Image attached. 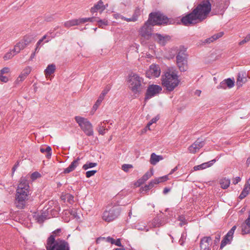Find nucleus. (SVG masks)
<instances>
[{"label":"nucleus","mask_w":250,"mask_h":250,"mask_svg":"<svg viewBox=\"0 0 250 250\" xmlns=\"http://www.w3.org/2000/svg\"><path fill=\"white\" fill-rule=\"evenodd\" d=\"M211 10V4L208 0L200 3L192 12L184 17L181 19L185 25L188 26L196 23L205 19Z\"/></svg>","instance_id":"f257e3e1"},{"label":"nucleus","mask_w":250,"mask_h":250,"mask_svg":"<svg viewBox=\"0 0 250 250\" xmlns=\"http://www.w3.org/2000/svg\"><path fill=\"white\" fill-rule=\"evenodd\" d=\"M162 85L168 92L172 91L180 83L177 72L172 69H168L161 76Z\"/></svg>","instance_id":"f03ea898"},{"label":"nucleus","mask_w":250,"mask_h":250,"mask_svg":"<svg viewBox=\"0 0 250 250\" xmlns=\"http://www.w3.org/2000/svg\"><path fill=\"white\" fill-rule=\"evenodd\" d=\"M16 192V206L19 208H22L30 192L28 182L26 177H21Z\"/></svg>","instance_id":"7ed1b4c3"},{"label":"nucleus","mask_w":250,"mask_h":250,"mask_svg":"<svg viewBox=\"0 0 250 250\" xmlns=\"http://www.w3.org/2000/svg\"><path fill=\"white\" fill-rule=\"evenodd\" d=\"M46 250H69L68 243L63 240H55L53 235L48 238L46 245Z\"/></svg>","instance_id":"20e7f679"},{"label":"nucleus","mask_w":250,"mask_h":250,"mask_svg":"<svg viewBox=\"0 0 250 250\" xmlns=\"http://www.w3.org/2000/svg\"><path fill=\"white\" fill-rule=\"evenodd\" d=\"M143 82V79L136 73L130 74L127 80L129 88L134 94L141 92Z\"/></svg>","instance_id":"39448f33"},{"label":"nucleus","mask_w":250,"mask_h":250,"mask_svg":"<svg viewBox=\"0 0 250 250\" xmlns=\"http://www.w3.org/2000/svg\"><path fill=\"white\" fill-rule=\"evenodd\" d=\"M176 62L177 66L181 72L187 71L188 68L186 49L184 47H180L176 56Z\"/></svg>","instance_id":"423d86ee"},{"label":"nucleus","mask_w":250,"mask_h":250,"mask_svg":"<svg viewBox=\"0 0 250 250\" xmlns=\"http://www.w3.org/2000/svg\"><path fill=\"white\" fill-rule=\"evenodd\" d=\"M153 25L163 24H173V20L168 19L162 14L159 13H151L148 20Z\"/></svg>","instance_id":"0eeeda50"},{"label":"nucleus","mask_w":250,"mask_h":250,"mask_svg":"<svg viewBox=\"0 0 250 250\" xmlns=\"http://www.w3.org/2000/svg\"><path fill=\"white\" fill-rule=\"evenodd\" d=\"M120 213V208L118 206L107 207L103 213L102 218L106 222H110L117 218Z\"/></svg>","instance_id":"6e6552de"},{"label":"nucleus","mask_w":250,"mask_h":250,"mask_svg":"<svg viewBox=\"0 0 250 250\" xmlns=\"http://www.w3.org/2000/svg\"><path fill=\"white\" fill-rule=\"evenodd\" d=\"M75 119L86 135L87 136L93 135L92 125L87 119L80 116H76Z\"/></svg>","instance_id":"1a4fd4ad"},{"label":"nucleus","mask_w":250,"mask_h":250,"mask_svg":"<svg viewBox=\"0 0 250 250\" xmlns=\"http://www.w3.org/2000/svg\"><path fill=\"white\" fill-rule=\"evenodd\" d=\"M153 26L151 22L147 20L144 25L139 29V34L145 39H149L153 35L152 34Z\"/></svg>","instance_id":"9d476101"},{"label":"nucleus","mask_w":250,"mask_h":250,"mask_svg":"<svg viewBox=\"0 0 250 250\" xmlns=\"http://www.w3.org/2000/svg\"><path fill=\"white\" fill-rule=\"evenodd\" d=\"M32 40V38L30 36H25L24 38L17 42L14 46L13 49L14 51L17 54L19 53L21 50L24 49L28 44H29Z\"/></svg>","instance_id":"9b49d317"},{"label":"nucleus","mask_w":250,"mask_h":250,"mask_svg":"<svg viewBox=\"0 0 250 250\" xmlns=\"http://www.w3.org/2000/svg\"><path fill=\"white\" fill-rule=\"evenodd\" d=\"M162 91V87L157 84L149 85L146 90L145 99H149L157 94H159Z\"/></svg>","instance_id":"f8f14e48"},{"label":"nucleus","mask_w":250,"mask_h":250,"mask_svg":"<svg viewBox=\"0 0 250 250\" xmlns=\"http://www.w3.org/2000/svg\"><path fill=\"white\" fill-rule=\"evenodd\" d=\"M161 74V69L158 65L152 64L146 72V76L147 78H157Z\"/></svg>","instance_id":"ddd939ff"},{"label":"nucleus","mask_w":250,"mask_h":250,"mask_svg":"<svg viewBox=\"0 0 250 250\" xmlns=\"http://www.w3.org/2000/svg\"><path fill=\"white\" fill-rule=\"evenodd\" d=\"M93 18H80L79 19H74L67 21L64 23V26L67 28H69L71 26L79 25L82 23H84L87 21H93Z\"/></svg>","instance_id":"4468645a"},{"label":"nucleus","mask_w":250,"mask_h":250,"mask_svg":"<svg viewBox=\"0 0 250 250\" xmlns=\"http://www.w3.org/2000/svg\"><path fill=\"white\" fill-rule=\"evenodd\" d=\"M31 71L32 67L31 66H27L25 67L15 81V84H19L20 83L23 82L30 73Z\"/></svg>","instance_id":"2eb2a0df"},{"label":"nucleus","mask_w":250,"mask_h":250,"mask_svg":"<svg viewBox=\"0 0 250 250\" xmlns=\"http://www.w3.org/2000/svg\"><path fill=\"white\" fill-rule=\"evenodd\" d=\"M67 216H71L72 218H76V219H79L80 218L77 211L75 209L66 210L64 211L63 213V219L66 222H68L70 220V218H68Z\"/></svg>","instance_id":"dca6fc26"},{"label":"nucleus","mask_w":250,"mask_h":250,"mask_svg":"<svg viewBox=\"0 0 250 250\" xmlns=\"http://www.w3.org/2000/svg\"><path fill=\"white\" fill-rule=\"evenodd\" d=\"M204 145V142L200 139H198L189 147L188 150L191 153H195L199 151Z\"/></svg>","instance_id":"f3484780"},{"label":"nucleus","mask_w":250,"mask_h":250,"mask_svg":"<svg viewBox=\"0 0 250 250\" xmlns=\"http://www.w3.org/2000/svg\"><path fill=\"white\" fill-rule=\"evenodd\" d=\"M107 6V4L106 5H104L103 1L102 0H100L96 4H94V5L91 8L90 12L92 13H94L98 11L102 12L105 9Z\"/></svg>","instance_id":"a211bd4d"},{"label":"nucleus","mask_w":250,"mask_h":250,"mask_svg":"<svg viewBox=\"0 0 250 250\" xmlns=\"http://www.w3.org/2000/svg\"><path fill=\"white\" fill-rule=\"evenodd\" d=\"M211 241V238L209 236L204 237L200 241L201 250H210L209 245Z\"/></svg>","instance_id":"6ab92c4d"},{"label":"nucleus","mask_w":250,"mask_h":250,"mask_svg":"<svg viewBox=\"0 0 250 250\" xmlns=\"http://www.w3.org/2000/svg\"><path fill=\"white\" fill-rule=\"evenodd\" d=\"M241 232L243 235L250 233V212L248 217L241 226Z\"/></svg>","instance_id":"aec40b11"},{"label":"nucleus","mask_w":250,"mask_h":250,"mask_svg":"<svg viewBox=\"0 0 250 250\" xmlns=\"http://www.w3.org/2000/svg\"><path fill=\"white\" fill-rule=\"evenodd\" d=\"M153 36L154 40L162 45H165L166 42L170 40V37L168 36H163L159 34H154Z\"/></svg>","instance_id":"412c9836"},{"label":"nucleus","mask_w":250,"mask_h":250,"mask_svg":"<svg viewBox=\"0 0 250 250\" xmlns=\"http://www.w3.org/2000/svg\"><path fill=\"white\" fill-rule=\"evenodd\" d=\"M80 160V159L79 158H77L75 160L73 161L68 167L64 169L63 173L65 174L69 173L73 171L79 165Z\"/></svg>","instance_id":"4be33fe9"},{"label":"nucleus","mask_w":250,"mask_h":250,"mask_svg":"<svg viewBox=\"0 0 250 250\" xmlns=\"http://www.w3.org/2000/svg\"><path fill=\"white\" fill-rule=\"evenodd\" d=\"M247 82V78L242 73H239L237 75L236 85L238 87H241Z\"/></svg>","instance_id":"5701e85b"},{"label":"nucleus","mask_w":250,"mask_h":250,"mask_svg":"<svg viewBox=\"0 0 250 250\" xmlns=\"http://www.w3.org/2000/svg\"><path fill=\"white\" fill-rule=\"evenodd\" d=\"M56 69V66L54 64H51L47 66L44 70V74L46 78H49L50 75L54 73Z\"/></svg>","instance_id":"b1692460"},{"label":"nucleus","mask_w":250,"mask_h":250,"mask_svg":"<svg viewBox=\"0 0 250 250\" xmlns=\"http://www.w3.org/2000/svg\"><path fill=\"white\" fill-rule=\"evenodd\" d=\"M141 10L140 8H136L132 15V16L130 18H128L125 19V21L127 22H135L138 20V18L139 16L141 15Z\"/></svg>","instance_id":"393cba45"},{"label":"nucleus","mask_w":250,"mask_h":250,"mask_svg":"<svg viewBox=\"0 0 250 250\" xmlns=\"http://www.w3.org/2000/svg\"><path fill=\"white\" fill-rule=\"evenodd\" d=\"M51 40L49 37L47 35L43 36L42 39H40L36 44V47L35 48V52H38L40 47L42 45V43L44 41V42H48Z\"/></svg>","instance_id":"a878e982"},{"label":"nucleus","mask_w":250,"mask_h":250,"mask_svg":"<svg viewBox=\"0 0 250 250\" xmlns=\"http://www.w3.org/2000/svg\"><path fill=\"white\" fill-rule=\"evenodd\" d=\"M163 159V157L161 155H157L155 153H153L151 154L150 163L153 165H156L160 160Z\"/></svg>","instance_id":"bb28decb"},{"label":"nucleus","mask_w":250,"mask_h":250,"mask_svg":"<svg viewBox=\"0 0 250 250\" xmlns=\"http://www.w3.org/2000/svg\"><path fill=\"white\" fill-rule=\"evenodd\" d=\"M214 160H212L210 162L203 163L200 165L196 166L194 167L193 169L195 171L199 170L205 169L207 167H210L212 165V163Z\"/></svg>","instance_id":"cd10ccee"},{"label":"nucleus","mask_w":250,"mask_h":250,"mask_svg":"<svg viewBox=\"0 0 250 250\" xmlns=\"http://www.w3.org/2000/svg\"><path fill=\"white\" fill-rule=\"evenodd\" d=\"M232 238L233 237L229 235V236L227 233L221 241L220 249H223L227 244L230 243Z\"/></svg>","instance_id":"c85d7f7f"},{"label":"nucleus","mask_w":250,"mask_h":250,"mask_svg":"<svg viewBox=\"0 0 250 250\" xmlns=\"http://www.w3.org/2000/svg\"><path fill=\"white\" fill-rule=\"evenodd\" d=\"M106 122V121H104L98 125L97 130L101 135H104L106 133V131L108 130V129L104 125Z\"/></svg>","instance_id":"c756f323"},{"label":"nucleus","mask_w":250,"mask_h":250,"mask_svg":"<svg viewBox=\"0 0 250 250\" xmlns=\"http://www.w3.org/2000/svg\"><path fill=\"white\" fill-rule=\"evenodd\" d=\"M219 183L222 188L226 189L230 185V180L226 178H224L220 180Z\"/></svg>","instance_id":"7c9ffc66"},{"label":"nucleus","mask_w":250,"mask_h":250,"mask_svg":"<svg viewBox=\"0 0 250 250\" xmlns=\"http://www.w3.org/2000/svg\"><path fill=\"white\" fill-rule=\"evenodd\" d=\"M17 54L16 52L14 51V49L13 48L9 51L7 52L3 57V59L4 61H7L12 59L14 56Z\"/></svg>","instance_id":"2f4dec72"},{"label":"nucleus","mask_w":250,"mask_h":250,"mask_svg":"<svg viewBox=\"0 0 250 250\" xmlns=\"http://www.w3.org/2000/svg\"><path fill=\"white\" fill-rule=\"evenodd\" d=\"M40 151L42 153L46 154V157L49 159L51 156V148L48 146L46 148L42 147L40 148Z\"/></svg>","instance_id":"473e14b6"},{"label":"nucleus","mask_w":250,"mask_h":250,"mask_svg":"<svg viewBox=\"0 0 250 250\" xmlns=\"http://www.w3.org/2000/svg\"><path fill=\"white\" fill-rule=\"evenodd\" d=\"M62 198L63 200H66L67 202L71 204H73L74 202V196L69 193H66L62 195Z\"/></svg>","instance_id":"72a5a7b5"},{"label":"nucleus","mask_w":250,"mask_h":250,"mask_svg":"<svg viewBox=\"0 0 250 250\" xmlns=\"http://www.w3.org/2000/svg\"><path fill=\"white\" fill-rule=\"evenodd\" d=\"M153 174V171L151 169L149 171L146 172L142 177L141 180L143 182L146 181L150 178Z\"/></svg>","instance_id":"f704fd0d"},{"label":"nucleus","mask_w":250,"mask_h":250,"mask_svg":"<svg viewBox=\"0 0 250 250\" xmlns=\"http://www.w3.org/2000/svg\"><path fill=\"white\" fill-rule=\"evenodd\" d=\"M159 119V116L157 115L155 117L152 118L150 121L147 124V125L146 127V129H147L148 130H150V126L154 123H155Z\"/></svg>","instance_id":"c9c22d12"},{"label":"nucleus","mask_w":250,"mask_h":250,"mask_svg":"<svg viewBox=\"0 0 250 250\" xmlns=\"http://www.w3.org/2000/svg\"><path fill=\"white\" fill-rule=\"evenodd\" d=\"M97 165V164L96 163H91V162L87 163L83 166V169L86 170L88 168L95 167Z\"/></svg>","instance_id":"e433bc0d"},{"label":"nucleus","mask_w":250,"mask_h":250,"mask_svg":"<svg viewBox=\"0 0 250 250\" xmlns=\"http://www.w3.org/2000/svg\"><path fill=\"white\" fill-rule=\"evenodd\" d=\"M223 35V32H220L217 34L214 35L211 38L208 39V42H212L213 41H215L219 38L221 37Z\"/></svg>","instance_id":"4c0bfd02"},{"label":"nucleus","mask_w":250,"mask_h":250,"mask_svg":"<svg viewBox=\"0 0 250 250\" xmlns=\"http://www.w3.org/2000/svg\"><path fill=\"white\" fill-rule=\"evenodd\" d=\"M225 83L226 86H227L229 88H231L233 87L234 85V82L230 78L225 80Z\"/></svg>","instance_id":"58836bf2"},{"label":"nucleus","mask_w":250,"mask_h":250,"mask_svg":"<svg viewBox=\"0 0 250 250\" xmlns=\"http://www.w3.org/2000/svg\"><path fill=\"white\" fill-rule=\"evenodd\" d=\"M46 219L47 216L45 213H42L41 215L38 216L36 219L39 223H42Z\"/></svg>","instance_id":"ea45409f"},{"label":"nucleus","mask_w":250,"mask_h":250,"mask_svg":"<svg viewBox=\"0 0 250 250\" xmlns=\"http://www.w3.org/2000/svg\"><path fill=\"white\" fill-rule=\"evenodd\" d=\"M98 24L99 27L104 28V26L108 25V21L106 20H99L98 21Z\"/></svg>","instance_id":"a19ab883"},{"label":"nucleus","mask_w":250,"mask_h":250,"mask_svg":"<svg viewBox=\"0 0 250 250\" xmlns=\"http://www.w3.org/2000/svg\"><path fill=\"white\" fill-rule=\"evenodd\" d=\"M133 168V166L130 164H124L122 166V169L125 172H128L129 170Z\"/></svg>","instance_id":"79ce46f5"},{"label":"nucleus","mask_w":250,"mask_h":250,"mask_svg":"<svg viewBox=\"0 0 250 250\" xmlns=\"http://www.w3.org/2000/svg\"><path fill=\"white\" fill-rule=\"evenodd\" d=\"M41 177V174L37 171H35L31 175L30 178L32 181H34Z\"/></svg>","instance_id":"37998d69"},{"label":"nucleus","mask_w":250,"mask_h":250,"mask_svg":"<svg viewBox=\"0 0 250 250\" xmlns=\"http://www.w3.org/2000/svg\"><path fill=\"white\" fill-rule=\"evenodd\" d=\"M162 182V181L160 177L155 178L149 183V187H153L155 184H158Z\"/></svg>","instance_id":"c03bdc74"},{"label":"nucleus","mask_w":250,"mask_h":250,"mask_svg":"<svg viewBox=\"0 0 250 250\" xmlns=\"http://www.w3.org/2000/svg\"><path fill=\"white\" fill-rule=\"evenodd\" d=\"M178 220L180 221V225L181 227L183 225L186 224V223H187V221L185 219V217L183 215L179 216L178 217Z\"/></svg>","instance_id":"a18cd8bd"},{"label":"nucleus","mask_w":250,"mask_h":250,"mask_svg":"<svg viewBox=\"0 0 250 250\" xmlns=\"http://www.w3.org/2000/svg\"><path fill=\"white\" fill-rule=\"evenodd\" d=\"M250 191H249L248 190H247V188H244L243 190L242 191V192H241V193L240 194V196H239V198L241 199H243L244 198H245L249 193Z\"/></svg>","instance_id":"49530a36"},{"label":"nucleus","mask_w":250,"mask_h":250,"mask_svg":"<svg viewBox=\"0 0 250 250\" xmlns=\"http://www.w3.org/2000/svg\"><path fill=\"white\" fill-rule=\"evenodd\" d=\"M250 41V33L248 34L242 41L239 42V45H242Z\"/></svg>","instance_id":"de8ad7c7"},{"label":"nucleus","mask_w":250,"mask_h":250,"mask_svg":"<svg viewBox=\"0 0 250 250\" xmlns=\"http://www.w3.org/2000/svg\"><path fill=\"white\" fill-rule=\"evenodd\" d=\"M136 228L140 230H146V231L148 230V229L146 228V226L142 225L140 224H138L136 226Z\"/></svg>","instance_id":"09e8293b"},{"label":"nucleus","mask_w":250,"mask_h":250,"mask_svg":"<svg viewBox=\"0 0 250 250\" xmlns=\"http://www.w3.org/2000/svg\"><path fill=\"white\" fill-rule=\"evenodd\" d=\"M100 104H98L97 101L96 102L95 104L93 105L91 111V113L92 114H93L95 113V112L97 109V108H98Z\"/></svg>","instance_id":"8fccbe9b"},{"label":"nucleus","mask_w":250,"mask_h":250,"mask_svg":"<svg viewBox=\"0 0 250 250\" xmlns=\"http://www.w3.org/2000/svg\"><path fill=\"white\" fill-rule=\"evenodd\" d=\"M113 16L116 20L121 19L122 20L125 21V19H127V18H126L125 17H124V16H123L122 15H120L119 14H118V13L114 14L113 15Z\"/></svg>","instance_id":"3c124183"},{"label":"nucleus","mask_w":250,"mask_h":250,"mask_svg":"<svg viewBox=\"0 0 250 250\" xmlns=\"http://www.w3.org/2000/svg\"><path fill=\"white\" fill-rule=\"evenodd\" d=\"M154 227H159L160 226H162V223L160 222V220L159 218H155L153 221Z\"/></svg>","instance_id":"603ef678"},{"label":"nucleus","mask_w":250,"mask_h":250,"mask_svg":"<svg viewBox=\"0 0 250 250\" xmlns=\"http://www.w3.org/2000/svg\"><path fill=\"white\" fill-rule=\"evenodd\" d=\"M96 172L97 171L94 170L87 171L86 172V176L87 178H89L91 176H93Z\"/></svg>","instance_id":"864d4df0"},{"label":"nucleus","mask_w":250,"mask_h":250,"mask_svg":"<svg viewBox=\"0 0 250 250\" xmlns=\"http://www.w3.org/2000/svg\"><path fill=\"white\" fill-rule=\"evenodd\" d=\"M227 87L226 84L225 83V80L220 83V84L217 86L218 89L223 88L226 89Z\"/></svg>","instance_id":"5fc2aeb1"},{"label":"nucleus","mask_w":250,"mask_h":250,"mask_svg":"<svg viewBox=\"0 0 250 250\" xmlns=\"http://www.w3.org/2000/svg\"><path fill=\"white\" fill-rule=\"evenodd\" d=\"M10 72V68L7 67H4L0 70V74H7Z\"/></svg>","instance_id":"6e6d98bb"},{"label":"nucleus","mask_w":250,"mask_h":250,"mask_svg":"<svg viewBox=\"0 0 250 250\" xmlns=\"http://www.w3.org/2000/svg\"><path fill=\"white\" fill-rule=\"evenodd\" d=\"M236 229V226H234L232 227V228L229 231V232L227 233L228 234V235L231 236L233 237V235L234 234V231Z\"/></svg>","instance_id":"4d7b16f0"},{"label":"nucleus","mask_w":250,"mask_h":250,"mask_svg":"<svg viewBox=\"0 0 250 250\" xmlns=\"http://www.w3.org/2000/svg\"><path fill=\"white\" fill-rule=\"evenodd\" d=\"M0 81L2 82L6 83L8 81V78L3 75L0 74Z\"/></svg>","instance_id":"13d9d810"},{"label":"nucleus","mask_w":250,"mask_h":250,"mask_svg":"<svg viewBox=\"0 0 250 250\" xmlns=\"http://www.w3.org/2000/svg\"><path fill=\"white\" fill-rule=\"evenodd\" d=\"M110 89V86H107L104 90L102 91V94H103L104 96H105V95L108 93V92Z\"/></svg>","instance_id":"bf43d9fd"},{"label":"nucleus","mask_w":250,"mask_h":250,"mask_svg":"<svg viewBox=\"0 0 250 250\" xmlns=\"http://www.w3.org/2000/svg\"><path fill=\"white\" fill-rule=\"evenodd\" d=\"M244 188H247V190H248L249 191L250 190V177L249 179L248 180L246 184H245Z\"/></svg>","instance_id":"052dcab7"},{"label":"nucleus","mask_w":250,"mask_h":250,"mask_svg":"<svg viewBox=\"0 0 250 250\" xmlns=\"http://www.w3.org/2000/svg\"><path fill=\"white\" fill-rule=\"evenodd\" d=\"M105 96L103 95V94H101L100 96L99 97L98 100H97L98 101V104H101L103 100L104 99Z\"/></svg>","instance_id":"680f3d73"},{"label":"nucleus","mask_w":250,"mask_h":250,"mask_svg":"<svg viewBox=\"0 0 250 250\" xmlns=\"http://www.w3.org/2000/svg\"><path fill=\"white\" fill-rule=\"evenodd\" d=\"M19 165H20V162H19V161L17 162L16 164L14 165V166L12 168L13 173H14L15 171L17 168L19 167Z\"/></svg>","instance_id":"e2e57ef3"},{"label":"nucleus","mask_w":250,"mask_h":250,"mask_svg":"<svg viewBox=\"0 0 250 250\" xmlns=\"http://www.w3.org/2000/svg\"><path fill=\"white\" fill-rule=\"evenodd\" d=\"M113 244H115L116 246H119V247H121L122 246L121 241H120V240L119 239H117L116 240H115V242L113 243Z\"/></svg>","instance_id":"0e129e2a"},{"label":"nucleus","mask_w":250,"mask_h":250,"mask_svg":"<svg viewBox=\"0 0 250 250\" xmlns=\"http://www.w3.org/2000/svg\"><path fill=\"white\" fill-rule=\"evenodd\" d=\"M241 180V179L239 177H236L235 178H234L233 180V183L234 184H237L239 182H240Z\"/></svg>","instance_id":"69168bd1"},{"label":"nucleus","mask_w":250,"mask_h":250,"mask_svg":"<svg viewBox=\"0 0 250 250\" xmlns=\"http://www.w3.org/2000/svg\"><path fill=\"white\" fill-rule=\"evenodd\" d=\"M106 241L108 242L111 243V244H113V243L115 242V240L113 239L112 238H111L110 237H108L106 238Z\"/></svg>","instance_id":"338daca9"},{"label":"nucleus","mask_w":250,"mask_h":250,"mask_svg":"<svg viewBox=\"0 0 250 250\" xmlns=\"http://www.w3.org/2000/svg\"><path fill=\"white\" fill-rule=\"evenodd\" d=\"M160 178L161 179V180H162V182L167 181L168 179L167 175H165V176L161 177H160Z\"/></svg>","instance_id":"774afa93"}]
</instances>
